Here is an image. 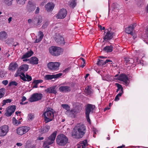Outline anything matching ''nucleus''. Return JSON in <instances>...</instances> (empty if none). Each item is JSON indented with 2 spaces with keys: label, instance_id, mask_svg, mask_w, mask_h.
Wrapping results in <instances>:
<instances>
[{
  "label": "nucleus",
  "instance_id": "obj_12",
  "mask_svg": "<svg viewBox=\"0 0 148 148\" xmlns=\"http://www.w3.org/2000/svg\"><path fill=\"white\" fill-rule=\"evenodd\" d=\"M9 130V127L7 125H4L0 127V136H5Z\"/></svg>",
  "mask_w": 148,
  "mask_h": 148
},
{
  "label": "nucleus",
  "instance_id": "obj_30",
  "mask_svg": "<svg viewBox=\"0 0 148 148\" xmlns=\"http://www.w3.org/2000/svg\"><path fill=\"white\" fill-rule=\"evenodd\" d=\"M38 60V59L36 57H32L30 59L29 63L32 64H37Z\"/></svg>",
  "mask_w": 148,
  "mask_h": 148
},
{
  "label": "nucleus",
  "instance_id": "obj_36",
  "mask_svg": "<svg viewBox=\"0 0 148 148\" xmlns=\"http://www.w3.org/2000/svg\"><path fill=\"white\" fill-rule=\"evenodd\" d=\"M134 62V60L132 58H128L125 60L126 64L128 65V66H131Z\"/></svg>",
  "mask_w": 148,
  "mask_h": 148
},
{
  "label": "nucleus",
  "instance_id": "obj_13",
  "mask_svg": "<svg viewBox=\"0 0 148 148\" xmlns=\"http://www.w3.org/2000/svg\"><path fill=\"white\" fill-rule=\"evenodd\" d=\"M16 109L15 106H11L8 107L6 109V112L5 114L8 116H11L12 114L14 112Z\"/></svg>",
  "mask_w": 148,
  "mask_h": 148
},
{
  "label": "nucleus",
  "instance_id": "obj_54",
  "mask_svg": "<svg viewBox=\"0 0 148 148\" xmlns=\"http://www.w3.org/2000/svg\"><path fill=\"white\" fill-rule=\"evenodd\" d=\"M23 59V62H27L28 61V63H29L30 62V59H27V58H22Z\"/></svg>",
  "mask_w": 148,
  "mask_h": 148
},
{
  "label": "nucleus",
  "instance_id": "obj_42",
  "mask_svg": "<svg viewBox=\"0 0 148 148\" xmlns=\"http://www.w3.org/2000/svg\"><path fill=\"white\" fill-rule=\"evenodd\" d=\"M61 106L64 109L66 110V111L70 110V107L68 104H62V105Z\"/></svg>",
  "mask_w": 148,
  "mask_h": 148
},
{
  "label": "nucleus",
  "instance_id": "obj_27",
  "mask_svg": "<svg viewBox=\"0 0 148 148\" xmlns=\"http://www.w3.org/2000/svg\"><path fill=\"white\" fill-rule=\"evenodd\" d=\"M59 90L62 92H69L71 90V88L68 86H62L59 88Z\"/></svg>",
  "mask_w": 148,
  "mask_h": 148
},
{
  "label": "nucleus",
  "instance_id": "obj_6",
  "mask_svg": "<svg viewBox=\"0 0 148 148\" xmlns=\"http://www.w3.org/2000/svg\"><path fill=\"white\" fill-rule=\"evenodd\" d=\"M60 63L59 62H50L47 64L48 68L52 71H55L58 70Z\"/></svg>",
  "mask_w": 148,
  "mask_h": 148
},
{
  "label": "nucleus",
  "instance_id": "obj_46",
  "mask_svg": "<svg viewBox=\"0 0 148 148\" xmlns=\"http://www.w3.org/2000/svg\"><path fill=\"white\" fill-rule=\"evenodd\" d=\"M11 101V100L10 99H8L6 100H4L3 101V105H5L7 103H10Z\"/></svg>",
  "mask_w": 148,
  "mask_h": 148
},
{
  "label": "nucleus",
  "instance_id": "obj_38",
  "mask_svg": "<svg viewBox=\"0 0 148 148\" xmlns=\"http://www.w3.org/2000/svg\"><path fill=\"white\" fill-rule=\"evenodd\" d=\"M49 128L50 127L49 126H45L41 129V132L42 133L47 132L48 131Z\"/></svg>",
  "mask_w": 148,
  "mask_h": 148
},
{
  "label": "nucleus",
  "instance_id": "obj_61",
  "mask_svg": "<svg viewBox=\"0 0 148 148\" xmlns=\"http://www.w3.org/2000/svg\"><path fill=\"white\" fill-rule=\"evenodd\" d=\"M34 85L33 87V88H38V84H34Z\"/></svg>",
  "mask_w": 148,
  "mask_h": 148
},
{
  "label": "nucleus",
  "instance_id": "obj_53",
  "mask_svg": "<svg viewBox=\"0 0 148 148\" xmlns=\"http://www.w3.org/2000/svg\"><path fill=\"white\" fill-rule=\"evenodd\" d=\"M2 84L5 86L8 83V81L7 80H3L2 82Z\"/></svg>",
  "mask_w": 148,
  "mask_h": 148
},
{
  "label": "nucleus",
  "instance_id": "obj_20",
  "mask_svg": "<svg viewBox=\"0 0 148 148\" xmlns=\"http://www.w3.org/2000/svg\"><path fill=\"white\" fill-rule=\"evenodd\" d=\"M77 112L76 110L75 109H72L71 110H68L65 112V114L69 116L74 118L75 117V113Z\"/></svg>",
  "mask_w": 148,
  "mask_h": 148
},
{
  "label": "nucleus",
  "instance_id": "obj_26",
  "mask_svg": "<svg viewBox=\"0 0 148 148\" xmlns=\"http://www.w3.org/2000/svg\"><path fill=\"white\" fill-rule=\"evenodd\" d=\"M108 62H109L110 64H112V63H111L112 62V61L108 60H106L105 61L101 60H99V61L97 64L98 65L102 66H103L104 65L106 64Z\"/></svg>",
  "mask_w": 148,
  "mask_h": 148
},
{
  "label": "nucleus",
  "instance_id": "obj_10",
  "mask_svg": "<svg viewBox=\"0 0 148 148\" xmlns=\"http://www.w3.org/2000/svg\"><path fill=\"white\" fill-rule=\"evenodd\" d=\"M42 97V95L41 93H34L29 98V101L31 102L36 101L40 100Z\"/></svg>",
  "mask_w": 148,
  "mask_h": 148
},
{
  "label": "nucleus",
  "instance_id": "obj_18",
  "mask_svg": "<svg viewBox=\"0 0 148 148\" xmlns=\"http://www.w3.org/2000/svg\"><path fill=\"white\" fill-rule=\"evenodd\" d=\"M136 26V24H132L130 25L128 27L125 29V32L128 34H130L133 36V31L134 27Z\"/></svg>",
  "mask_w": 148,
  "mask_h": 148
},
{
  "label": "nucleus",
  "instance_id": "obj_41",
  "mask_svg": "<svg viewBox=\"0 0 148 148\" xmlns=\"http://www.w3.org/2000/svg\"><path fill=\"white\" fill-rule=\"evenodd\" d=\"M14 0H3L4 3L8 6H10L12 4V1Z\"/></svg>",
  "mask_w": 148,
  "mask_h": 148
},
{
  "label": "nucleus",
  "instance_id": "obj_64",
  "mask_svg": "<svg viewBox=\"0 0 148 148\" xmlns=\"http://www.w3.org/2000/svg\"><path fill=\"white\" fill-rule=\"evenodd\" d=\"M32 21L33 22V20L32 21V20L31 19H29L28 20V23H31Z\"/></svg>",
  "mask_w": 148,
  "mask_h": 148
},
{
  "label": "nucleus",
  "instance_id": "obj_40",
  "mask_svg": "<svg viewBox=\"0 0 148 148\" xmlns=\"http://www.w3.org/2000/svg\"><path fill=\"white\" fill-rule=\"evenodd\" d=\"M5 93V89L4 88L0 89V99L3 97Z\"/></svg>",
  "mask_w": 148,
  "mask_h": 148
},
{
  "label": "nucleus",
  "instance_id": "obj_24",
  "mask_svg": "<svg viewBox=\"0 0 148 148\" xmlns=\"http://www.w3.org/2000/svg\"><path fill=\"white\" fill-rule=\"evenodd\" d=\"M113 33L112 32H110L108 31L105 35L103 38V39L105 40L111 39L113 37Z\"/></svg>",
  "mask_w": 148,
  "mask_h": 148
},
{
  "label": "nucleus",
  "instance_id": "obj_63",
  "mask_svg": "<svg viewBox=\"0 0 148 148\" xmlns=\"http://www.w3.org/2000/svg\"><path fill=\"white\" fill-rule=\"evenodd\" d=\"M12 17H10V18H9L8 19V23H10L11 22V21L12 20Z\"/></svg>",
  "mask_w": 148,
  "mask_h": 148
},
{
  "label": "nucleus",
  "instance_id": "obj_23",
  "mask_svg": "<svg viewBox=\"0 0 148 148\" xmlns=\"http://www.w3.org/2000/svg\"><path fill=\"white\" fill-rule=\"evenodd\" d=\"M33 22L36 23L37 25L40 24L42 21V17L40 16H38L36 17L33 19Z\"/></svg>",
  "mask_w": 148,
  "mask_h": 148
},
{
  "label": "nucleus",
  "instance_id": "obj_45",
  "mask_svg": "<svg viewBox=\"0 0 148 148\" xmlns=\"http://www.w3.org/2000/svg\"><path fill=\"white\" fill-rule=\"evenodd\" d=\"M145 34L144 36H142V37L144 39H146L148 37V26L146 30Z\"/></svg>",
  "mask_w": 148,
  "mask_h": 148
},
{
  "label": "nucleus",
  "instance_id": "obj_19",
  "mask_svg": "<svg viewBox=\"0 0 148 148\" xmlns=\"http://www.w3.org/2000/svg\"><path fill=\"white\" fill-rule=\"evenodd\" d=\"M88 145V143L86 140L80 141L77 145V148H86Z\"/></svg>",
  "mask_w": 148,
  "mask_h": 148
},
{
  "label": "nucleus",
  "instance_id": "obj_16",
  "mask_svg": "<svg viewBox=\"0 0 148 148\" xmlns=\"http://www.w3.org/2000/svg\"><path fill=\"white\" fill-rule=\"evenodd\" d=\"M62 73H59L56 75H47L45 76V78L46 80H51L52 79H57L62 76Z\"/></svg>",
  "mask_w": 148,
  "mask_h": 148
},
{
  "label": "nucleus",
  "instance_id": "obj_28",
  "mask_svg": "<svg viewBox=\"0 0 148 148\" xmlns=\"http://www.w3.org/2000/svg\"><path fill=\"white\" fill-rule=\"evenodd\" d=\"M33 54V52L32 51H29L26 53L21 57V58H27L31 56Z\"/></svg>",
  "mask_w": 148,
  "mask_h": 148
},
{
  "label": "nucleus",
  "instance_id": "obj_44",
  "mask_svg": "<svg viewBox=\"0 0 148 148\" xmlns=\"http://www.w3.org/2000/svg\"><path fill=\"white\" fill-rule=\"evenodd\" d=\"M17 3L19 4L23 5L25 3L27 0H16Z\"/></svg>",
  "mask_w": 148,
  "mask_h": 148
},
{
  "label": "nucleus",
  "instance_id": "obj_2",
  "mask_svg": "<svg viewBox=\"0 0 148 148\" xmlns=\"http://www.w3.org/2000/svg\"><path fill=\"white\" fill-rule=\"evenodd\" d=\"M43 116H44L46 123H47L52 121L54 117L53 110L51 108H47L44 112Z\"/></svg>",
  "mask_w": 148,
  "mask_h": 148
},
{
  "label": "nucleus",
  "instance_id": "obj_49",
  "mask_svg": "<svg viewBox=\"0 0 148 148\" xmlns=\"http://www.w3.org/2000/svg\"><path fill=\"white\" fill-rule=\"evenodd\" d=\"M18 85V83L15 81H12L9 83V86H11L12 85H14L15 86H17Z\"/></svg>",
  "mask_w": 148,
  "mask_h": 148
},
{
  "label": "nucleus",
  "instance_id": "obj_56",
  "mask_svg": "<svg viewBox=\"0 0 148 148\" xmlns=\"http://www.w3.org/2000/svg\"><path fill=\"white\" fill-rule=\"evenodd\" d=\"M70 68H68L64 70L63 72H67L70 70Z\"/></svg>",
  "mask_w": 148,
  "mask_h": 148
},
{
  "label": "nucleus",
  "instance_id": "obj_14",
  "mask_svg": "<svg viewBox=\"0 0 148 148\" xmlns=\"http://www.w3.org/2000/svg\"><path fill=\"white\" fill-rule=\"evenodd\" d=\"M18 71L17 72L18 74L16 75V76H20L21 79H23L24 81H27L26 79H27V81H30L32 80V77L28 75H25V74L23 73H18Z\"/></svg>",
  "mask_w": 148,
  "mask_h": 148
},
{
  "label": "nucleus",
  "instance_id": "obj_39",
  "mask_svg": "<svg viewBox=\"0 0 148 148\" xmlns=\"http://www.w3.org/2000/svg\"><path fill=\"white\" fill-rule=\"evenodd\" d=\"M76 4V2L75 0H72L70 3L69 6L72 8H74Z\"/></svg>",
  "mask_w": 148,
  "mask_h": 148
},
{
  "label": "nucleus",
  "instance_id": "obj_34",
  "mask_svg": "<svg viewBox=\"0 0 148 148\" xmlns=\"http://www.w3.org/2000/svg\"><path fill=\"white\" fill-rule=\"evenodd\" d=\"M115 85L118 88L116 90V92H118L120 90L119 93L123 94V89L122 86L118 83H116Z\"/></svg>",
  "mask_w": 148,
  "mask_h": 148
},
{
  "label": "nucleus",
  "instance_id": "obj_9",
  "mask_svg": "<svg viewBox=\"0 0 148 148\" xmlns=\"http://www.w3.org/2000/svg\"><path fill=\"white\" fill-rule=\"evenodd\" d=\"M30 129V127H28L22 126L16 129V132L18 135H22L27 132Z\"/></svg>",
  "mask_w": 148,
  "mask_h": 148
},
{
  "label": "nucleus",
  "instance_id": "obj_1",
  "mask_svg": "<svg viewBox=\"0 0 148 148\" xmlns=\"http://www.w3.org/2000/svg\"><path fill=\"white\" fill-rule=\"evenodd\" d=\"M86 131V127L82 124H77L74 128L72 132V136L76 138H82Z\"/></svg>",
  "mask_w": 148,
  "mask_h": 148
},
{
  "label": "nucleus",
  "instance_id": "obj_58",
  "mask_svg": "<svg viewBox=\"0 0 148 148\" xmlns=\"http://www.w3.org/2000/svg\"><path fill=\"white\" fill-rule=\"evenodd\" d=\"M99 27L100 29L101 30H104L105 29V28L104 27H102V26L101 25H99Z\"/></svg>",
  "mask_w": 148,
  "mask_h": 148
},
{
  "label": "nucleus",
  "instance_id": "obj_35",
  "mask_svg": "<svg viewBox=\"0 0 148 148\" xmlns=\"http://www.w3.org/2000/svg\"><path fill=\"white\" fill-rule=\"evenodd\" d=\"M102 78L103 80H105L108 81H111L113 79L112 77L108 75H103L102 76Z\"/></svg>",
  "mask_w": 148,
  "mask_h": 148
},
{
  "label": "nucleus",
  "instance_id": "obj_29",
  "mask_svg": "<svg viewBox=\"0 0 148 148\" xmlns=\"http://www.w3.org/2000/svg\"><path fill=\"white\" fill-rule=\"evenodd\" d=\"M56 41L60 44L64 45L65 43L64 38L61 36H59L57 38Z\"/></svg>",
  "mask_w": 148,
  "mask_h": 148
},
{
  "label": "nucleus",
  "instance_id": "obj_62",
  "mask_svg": "<svg viewBox=\"0 0 148 148\" xmlns=\"http://www.w3.org/2000/svg\"><path fill=\"white\" fill-rule=\"evenodd\" d=\"M93 132L94 133L93 136L94 137H95L94 134H96V132H97V130L96 129H93Z\"/></svg>",
  "mask_w": 148,
  "mask_h": 148
},
{
  "label": "nucleus",
  "instance_id": "obj_55",
  "mask_svg": "<svg viewBox=\"0 0 148 148\" xmlns=\"http://www.w3.org/2000/svg\"><path fill=\"white\" fill-rule=\"evenodd\" d=\"M40 8L38 7L36 8V10H35V13L36 14H38L39 12Z\"/></svg>",
  "mask_w": 148,
  "mask_h": 148
},
{
  "label": "nucleus",
  "instance_id": "obj_7",
  "mask_svg": "<svg viewBox=\"0 0 148 148\" xmlns=\"http://www.w3.org/2000/svg\"><path fill=\"white\" fill-rule=\"evenodd\" d=\"M95 106L92 105L88 104L87 105L85 109V114L86 115V117L88 122L90 123V119H89V114L90 112H92L95 109Z\"/></svg>",
  "mask_w": 148,
  "mask_h": 148
},
{
  "label": "nucleus",
  "instance_id": "obj_47",
  "mask_svg": "<svg viewBox=\"0 0 148 148\" xmlns=\"http://www.w3.org/2000/svg\"><path fill=\"white\" fill-rule=\"evenodd\" d=\"M43 81L42 79H38L34 80L33 82V84H38L40 83H42L43 82Z\"/></svg>",
  "mask_w": 148,
  "mask_h": 148
},
{
  "label": "nucleus",
  "instance_id": "obj_37",
  "mask_svg": "<svg viewBox=\"0 0 148 148\" xmlns=\"http://www.w3.org/2000/svg\"><path fill=\"white\" fill-rule=\"evenodd\" d=\"M12 123L14 125L16 126H18L21 124L20 121L17 120L14 117L12 118Z\"/></svg>",
  "mask_w": 148,
  "mask_h": 148
},
{
  "label": "nucleus",
  "instance_id": "obj_32",
  "mask_svg": "<svg viewBox=\"0 0 148 148\" xmlns=\"http://www.w3.org/2000/svg\"><path fill=\"white\" fill-rule=\"evenodd\" d=\"M103 50L107 53L111 52L113 50V47L112 45L106 46L103 49Z\"/></svg>",
  "mask_w": 148,
  "mask_h": 148
},
{
  "label": "nucleus",
  "instance_id": "obj_15",
  "mask_svg": "<svg viewBox=\"0 0 148 148\" xmlns=\"http://www.w3.org/2000/svg\"><path fill=\"white\" fill-rule=\"evenodd\" d=\"M36 8V5L33 1H28L26 6V9L28 11L30 12L33 11Z\"/></svg>",
  "mask_w": 148,
  "mask_h": 148
},
{
  "label": "nucleus",
  "instance_id": "obj_3",
  "mask_svg": "<svg viewBox=\"0 0 148 148\" xmlns=\"http://www.w3.org/2000/svg\"><path fill=\"white\" fill-rule=\"evenodd\" d=\"M57 131H55L44 142L43 146L45 148H49V146L53 143L56 136Z\"/></svg>",
  "mask_w": 148,
  "mask_h": 148
},
{
  "label": "nucleus",
  "instance_id": "obj_11",
  "mask_svg": "<svg viewBox=\"0 0 148 148\" xmlns=\"http://www.w3.org/2000/svg\"><path fill=\"white\" fill-rule=\"evenodd\" d=\"M67 12L66 9L64 8L61 9L56 15V17L58 19H63L66 16Z\"/></svg>",
  "mask_w": 148,
  "mask_h": 148
},
{
  "label": "nucleus",
  "instance_id": "obj_51",
  "mask_svg": "<svg viewBox=\"0 0 148 148\" xmlns=\"http://www.w3.org/2000/svg\"><path fill=\"white\" fill-rule=\"evenodd\" d=\"M80 59L81 60L83 61V64L81 65V67H82V68H83V67H84L85 66V61L84 59L83 58H80Z\"/></svg>",
  "mask_w": 148,
  "mask_h": 148
},
{
  "label": "nucleus",
  "instance_id": "obj_48",
  "mask_svg": "<svg viewBox=\"0 0 148 148\" xmlns=\"http://www.w3.org/2000/svg\"><path fill=\"white\" fill-rule=\"evenodd\" d=\"M123 94H121V93H119L115 97V101H118L119 99V97H121Z\"/></svg>",
  "mask_w": 148,
  "mask_h": 148
},
{
  "label": "nucleus",
  "instance_id": "obj_59",
  "mask_svg": "<svg viewBox=\"0 0 148 148\" xmlns=\"http://www.w3.org/2000/svg\"><path fill=\"white\" fill-rule=\"evenodd\" d=\"M16 145L18 146H21L23 144L21 143H16Z\"/></svg>",
  "mask_w": 148,
  "mask_h": 148
},
{
  "label": "nucleus",
  "instance_id": "obj_22",
  "mask_svg": "<svg viewBox=\"0 0 148 148\" xmlns=\"http://www.w3.org/2000/svg\"><path fill=\"white\" fill-rule=\"evenodd\" d=\"M8 34L5 31H3L0 32V40L4 41L7 38Z\"/></svg>",
  "mask_w": 148,
  "mask_h": 148
},
{
  "label": "nucleus",
  "instance_id": "obj_8",
  "mask_svg": "<svg viewBox=\"0 0 148 148\" xmlns=\"http://www.w3.org/2000/svg\"><path fill=\"white\" fill-rule=\"evenodd\" d=\"M118 75H116L115 76V77H117V78H116V79L123 82V84L126 86H127L129 84V81L128 78L126 75L121 74L118 77Z\"/></svg>",
  "mask_w": 148,
  "mask_h": 148
},
{
  "label": "nucleus",
  "instance_id": "obj_21",
  "mask_svg": "<svg viewBox=\"0 0 148 148\" xmlns=\"http://www.w3.org/2000/svg\"><path fill=\"white\" fill-rule=\"evenodd\" d=\"M56 86H53L47 88L45 90V91L47 93H53L56 94L57 93Z\"/></svg>",
  "mask_w": 148,
  "mask_h": 148
},
{
  "label": "nucleus",
  "instance_id": "obj_33",
  "mask_svg": "<svg viewBox=\"0 0 148 148\" xmlns=\"http://www.w3.org/2000/svg\"><path fill=\"white\" fill-rule=\"evenodd\" d=\"M28 65L27 64H24L21 66L19 69L20 71H27L28 69Z\"/></svg>",
  "mask_w": 148,
  "mask_h": 148
},
{
  "label": "nucleus",
  "instance_id": "obj_31",
  "mask_svg": "<svg viewBox=\"0 0 148 148\" xmlns=\"http://www.w3.org/2000/svg\"><path fill=\"white\" fill-rule=\"evenodd\" d=\"M18 66V65L16 63H12L10 65L9 69L12 71H14L15 70Z\"/></svg>",
  "mask_w": 148,
  "mask_h": 148
},
{
  "label": "nucleus",
  "instance_id": "obj_50",
  "mask_svg": "<svg viewBox=\"0 0 148 148\" xmlns=\"http://www.w3.org/2000/svg\"><path fill=\"white\" fill-rule=\"evenodd\" d=\"M85 92L88 95L90 94L91 92V90L88 87L85 88Z\"/></svg>",
  "mask_w": 148,
  "mask_h": 148
},
{
  "label": "nucleus",
  "instance_id": "obj_52",
  "mask_svg": "<svg viewBox=\"0 0 148 148\" xmlns=\"http://www.w3.org/2000/svg\"><path fill=\"white\" fill-rule=\"evenodd\" d=\"M49 23V22L47 21L45 22L42 25V27L44 28H45L48 26Z\"/></svg>",
  "mask_w": 148,
  "mask_h": 148
},
{
  "label": "nucleus",
  "instance_id": "obj_25",
  "mask_svg": "<svg viewBox=\"0 0 148 148\" xmlns=\"http://www.w3.org/2000/svg\"><path fill=\"white\" fill-rule=\"evenodd\" d=\"M44 35L42 32L40 31L38 32V38L37 37H36V40L34 41V43H36L39 42L41 41L43 38Z\"/></svg>",
  "mask_w": 148,
  "mask_h": 148
},
{
  "label": "nucleus",
  "instance_id": "obj_17",
  "mask_svg": "<svg viewBox=\"0 0 148 148\" xmlns=\"http://www.w3.org/2000/svg\"><path fill=\"white\" fill-rule=\"evenodd\" d=\"M55 6L54 4L52 2L48 3L45 6L46 10L48 12H49L52 11Z\"/></svg>",
  "mask_w": 148,
  "mask_h": 148
},
{
  "label": "nucleus",
  "instance_id": "obj_4",
  "mask_svg": "<svg viewBox=\"0 0 148 148\" xmlns=\"http://www.w3.org/2000/svg\"><path fill=\"white\" fill-rule=\"evenodd\" d=\"M57 143L60 145L64 146L66 145L68 142V138L64 134L58 135L56 138Z\"/></svg>",
  "mask_w": 148,
  "mask_h": 148
},
{
  "label": "nucleus",
  "instance_id": "obj_60",
  "mask_svg": "<svg viewBox=\"0 0 148 148\" xmlns=\"http://www.w3.org/2000/svg\"><path fill=\"white\" fill-rule=\"evenodd\" d=\"M26 99V98L24 96H23L22 97V99H21V101L22 102H23L25 101Z\"/></svg>",
  "mask_w": 148,
  "mask_h": 148
},
{
  "label": "nucleus",
  "instance_id": "obj_43",
  "mask_svg": "<svg viewBox=\"0 0 148 148\" xmlns=\"http://www.w3.org/2000/svg\"><path fill=\"white\" fill-rule=\"evenodd\" d=\"M28 120L29 121H32L34 118V116L33 114H29L28 116Z\"/></svg>",
  "mask_w": 148,
  "mask_h": 148
},
{
  "label": "nucleus",
  "instance_id": "obj_57",
  "mask_svg": "<svg viewBox=\"0 0 148 148\" xmlns=\"http://www.w3.org/2000/svg\"><path fill=\"white\" fill-rule=\"evenodd\" d=\"M5 74L3 73L2 72H0V77H3L5 76Z\"/></svg>",
  "mask_w": 148,
  "mask_h": 148
},
{
  "label": "nucleus",
  "instance_id": "obj_5",
  "mask_svg": "<svg viewBox=\"0 0 148 148\" xmlns=\"http://www.w3.org/2000/svg\"><path fill=\"white\" fill-rule=\"evenodd\" d=\"M63 51L61 48L56 46H52L49 49V51L53 56H58L61 54Z\"/></svg>",
  "mask_w": 148,
  "mask_h": 148
}]
</instances>
